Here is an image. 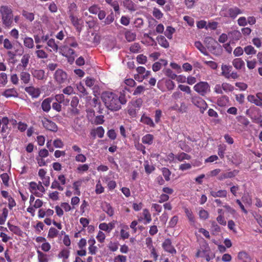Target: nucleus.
I'll return each instance as SVG.
<instances>
[{
    "label": "nucleus",
    "mask_w": 262,
    "mask_h": 262,
    "mask_svg": "<svg viewBox=\"0 0 262 262\" xmlns=\"http://www.w3.org/2000/svg\"><path fill=\"white\" fill-rule=\"evenodd\" d=\"M101 98L106 107L111 111H119L121 108V105L125 104L127 101L124 95L118 96L110 91L103 92Z\"/></svg>",
    "instance_id": "nucleus-1"
},
{
    "label": "nucleus",
    "mask_w": 262,
    "mask_h": 262,
    "mask_svg": "<svg viewBox=\"0 0 262 262\" xmlns=\"http://www.w3.org/2000/svg\"><path fill=\"white\" fill-rule=\"evenodd\" d=\"M0 13L4 27L11 28L13 23V14L11 8L7 6H2L0 7Z\"/></svg>",
    "instance_id": "nucleus-2"
},
{
    "label": "nucleus",
    "mask_w": 262,
    "mask_h": 262,
    "mask_svg": "<svg viewBox=\"0 0 262 262\" xmlns=\"http://www.w3.org/2000/svg\"><path fill=\"white\" fill-rule=\"evenodd\" d=\"M193 90L202 96H204L210 91V87L208 82L201 81L195 84Z\"/></svg>",
    "instance_id": "nucleus-3"
},
{
    "label": "nucleus",
    "mask_w": 262,
    "mask_h": 262,
    "mask_svg": "<svg viewBox=\"0 0 262 262\" xmlns=\"http://www.w3.org/2000/svg\"><path fill=\"white\" fill-rule=\"evenodd\" d=\"M191 103L200 108L201 113H204V111L207 108L208 105L206 101L201 97L194 95L191 97Z\"/></svg>",
    "instance_id": "nucleus-4"
},
{
    "label": "nucleus",
    "mask_w": 262,
    "mask_h": 262,
    "mask_svg": "<svg viewBox=\"0 0 262 262\" xmlns=\"http://www.w3.org/2000/svg\"><path fill=\"white\" fill-rule=\"evenodd\" d=\"M221 13L222 15L224 16L235 18L238 14H242L243 13V11L238 8L235 7L223 10Z\"/></svg>",
    "instance_id": "nucleus-5"
},
{
    "label": "nucleus",
    "mask_w": 262,
    "mask_h": 262,
    "mask_svg": "<svg viewBox=\"0 0 262 262\" xmlns=\"http://www.w3.org/2000/svg\"><path fill=\"white\" fill-rule=\"evenodd\" d=\"M54 79L58 84L65 83L67 81V74L61 69H58L54 74Z\"/></svg>",
    "instance_id": "nucleus-6"
},
{
    "label": "nucleus",
    "mask_w": 262,
    "mask_h": 262,
    "mask_svg": "<svg viewBox=\"0 0 262 262\" xmlns=\"http://www.w3.org/2000/svg\"><path fill=\"white\" fill-rule=\"evenodd\" d=\"M41 122L42 125L46 129L53 132L57 131V126L53 121L45 118L41 120Z\"/></svg>",
    "instance_id": "nucleus-7"
},
{
    "label": "nucleus",
    "mask_w": 262,
    "mask_h": 262,
    "mask_svg": "<svg viewBox=\"0 0 262 262\" xmlns=\"http://www.w3.org/2000/svg\"><path fill=\"white\" fill-rule=\"evenodd\" d=\"M162 247L164 250L172 254H175L177 251L172 245L171 240L169 238L166 239L162 243Z\"/></svg>",
    "instance_id": "nucleus-8"
},
{
    "label": "nucleus",
    "mask_w": 262,
    "mask_h": 262,
    "mask_svg": "<svg viewBox=\"0 0 262 262\" xmlns=\"http://www.w3.org/2000/svg\"><path fill=\"white\" fill-rule=\"evenodd\" d=\"M70 18L72 24L75 27L76 29L78 32H80L83 26V21L81 19L78 18L77 16H74L73 14H71L70 15Z\"/></svg>",
    "instance_id": "nucleus-9"
},
{
    "label": "nucleus",
    "mask_w": 262,
    "mask_h": 262,
    "mask_svg": "<svg viewBox=\"0 0 262 262\" xmlns=\"http://www.w3.org/2000/svg\"><path fill=\"white\" fill-rule=\"evenodd\" d=\"M25 90L33 98H37L40 94V90L38 88H35L33 86L26 87Z\"/></svg>",
    "instance_id": "nucleus-10"
},
{
    "label": "nucleus",
    "mask_w": 262,
    "mask_h": 262,
    "mask_svg": "<svg viewBox=\"0 0 262 262\" xmlns=\"http://www.w3.org/2000/svg\"><path fill=\"white\" fill-rule=\"evenodd\" d=\"M1 95L7 98L10 97H17L18 96V93L15 89L10 88L4 91L2 93Z\"/></svg>",
    "instance_id": "nucleus-11"
},
{
    "label": "nucleus",
    "mask_w": 262,
    "mask_h": 262,
    "mask_svg": "<svg viewBox=\"0 0 262 262\" xmlns=\"http://www.w3.org/2000/svg\"><path fill=\"white\" fill-rule=\"evenodd\" d=\"M238 170H234L232 171L223 173L218 177L217 179L219 180L222 181L226 179L232 178L236 176L238 174Z\"/></svg>",
    "instance_id": "nucleus-12"
},
{
    "label": "nucleus",
    "mask_w": 262,
    "mask_h": 262,
    "mask_svg": "<svg viewBox=\"0 0 262 262\" xmlns=\"http://www.w3.org/2000/svg\"><path fill=\"white\" fill-rule=\"evenodd\" d=\"M210 194L214 198H226L227 195V191L226 190H219L215 191L212 189H210Z\"/></svg>",
    "instance_id": "nucleus-13"
},
{
    "label": "nucleus",
    "mask_w": 262,
    "mask_h": 262,
    "mask_svg": "<svg viewBox=\"0 0 262 262\" xmlns=\"http://www.w3.org/2000/svg\"><path fill=\"white\" fill-rule=\"evenodd\" d=\"M232 69V67L231 66L223 64L221 66L222 75L226 78H228Z\"/></svg>",
    "instance_id": "nucleus-14"
},
{
    "label": "nucleus",
    "mask_w": 262,
    "mask_h": 262,
    "mask_svg": "<svg viewBox=\"0 0 262 262\" xmlns=\"http://www.w3.org/2000/svg\"><path fill=\"white\" fill-rule=\"evenodd\" d=\"M191 158V157L190 155L184 152H179L176 155V159L180 162H183L185 160H189Z\"/></svg>",
    "instance_id": "nucleus-15"
},
{
    "label": "nucleus",
    "mask_w": 262,
    "mask_h": 262,
    "mask_svg": "<svg viewBox=\"0 0 262 262\" xmlns=\"http://www.w3.org/2000/svg\"><path fill=\"white\" fill-rule=\"evenodd\" d=\"M63 55L66 57H69V61L73 62L74 60V58L76 56L75 51L68 47L65 48V52L63 54Z\"/></svg>",
    "instance_id": "nucleus-16"
},
{
    "label": "nucleus",
    "mask_w": 262,
    "mask_h": 262,
    "mask_svg": "<svg viewBox=\"0 0 262 262\" xmlns=\"http://www.w3.org/2000/svg\"><path fill=\"white\" fill-rule=\"evenodd\" d=\"M140 121L142 123L145 124L151 127H155V124L152 119L148 117L147 116L145 115V114H143L141 116Z\"/></svg>",
    "instance_id": "nucleus-17"
},
{
    "label": "nucleus",
    "mask_w": 262,
    "mask_h": 262,
    "mask_svg": "<svg viewBox=\"0 0 262 262\" xmlns=\"http://www.w3.org/2000/svg\"><path fill=\"white\" fill-rule=\"evenodd\" d=\"M52 101L51 98L45 99L41 103V108L44 112H48L51 109V103Z\"/></svg>",
    "instance_id": "nucleus-18"
},
{
    "label": "nucleus",
    "mask_w": 262,
    "mask_h": 262,
    "mask_svg": "<svg viewBox=\"0 0 262 262\" xmlns=\"http://www.w3.org/2000/svg\"><path fill=\"white\" fill-rule=\"evenodd\" d=\"M31 73L33 76L38 80H42L45 76V73L43 70H33Z\"/></svg>",
    "instance_id": "nucleus-19"
},
{
    "label": "nucleus",
    "mask_w": 262,
    "mask_h": 262,
    "mask_svg": "<svg viewBox=\"0 0 262 262\" xmlns=\"http://www.w3.org/2000/svg\"><path fill=\"white\" fill-rule=\"evenodd\" d=\"M232 64L237 70H241L245 67L244 61L239 58L233 59L232 61Z\"/></svg>",
    "instance_id": "nucleus-20"
},
{
    "label": "nucleus",
    "mask_w": 262,
    "mask_h": 262,
    "mask_svg": "<svg viewBox=\"0 0 262 262\" xmlns=\"http://www.w3.org/2000/svg\"><path fill=\"white\" fill-rule=\"evenodd\" d=\"M102 208L103 210L109 216H112L114 214V210L111 205L106 202L102 204Z\"/></svg>",
    "instance_id": "nucleus-21"
},
{
    "label": "nucleus",
    "mask_w": 262,
    "mask_h": 262,
    "mask_svg": "<svg viewBox=\"0 0 262 262\" xmlns=\"http://www.w3.org/2000/svg\"><path fill=\"white\" fill-rule=\"evenodd\" d=\"M47 45L49 47L51 48V49L50 50L51 52L53 51L57 52L58 51V46L55 42L54 39L51 38L49 39L47 41Z\"/></svg>",
    "instance_id": "nucleus-22"
},
{
    "label": "nucleus",
    "mask_w": 262,
    "mask_h": 262,
    "mask_svg": "<svg viewBox=\"0 0 262 262\" xmlns=\"http://www.w3.org/2000/svg\"><path fill=\"white\" fill-rule=\"evenodd\" d=\"M24 45L28 49H32L34 47V41L32 38L26 37L24 38Z\"/></svg>",
    "instance_id": "nucleus-23"
},
{
    "label": "nucleus",
    "mask_w": 262,
    "mask_h": 262,
    "mask_svg": "<svg viewBox=\"0 0 262 262\" xmlns=\"http://www.w3.org/2000/svg\"><path fill=\"white\" fill-rule=\"evenodd\" d=\"M21 81L25 84L28 83L30 81L31 75L27 72H22L20 74Z\"/></svg>",
    "instance_id": "nucleus-24"
},
{
    "label": "nucleus",
    "mask_w": 262,
    "mask_h": 262,
    "mask_svg": "<svg viewBox=\"0 0 262 262\" xmlns=\"http://www.w3.org/2000/svg\"><path fill=\"white\" fill-rule=\"evenodd\" d=\"M154 136L146 134L142 138V142L145 144L151 145L153 143Z\"/></svg>",
    "instance_id": "nucleus-25"
},
{
    "label": "nucleus",
    "mask_w": 262,
    "mask_h": 262,
    "mask_svg": "<svg viewBox=\"0 0 262 262\" xmlns=\"http://www.w3.org/2000/svg\"><path fill=\"white\" fill-rule=\"evenodd\" d=\"M238 258L242 262H250V257L248 254L245 251H241L238 254Z\"/></svg>",
    "instance_id": "nucleus-26"
},
{
    "label": "nucleus",
    "mask_w": 262,
    "mask_h": 262,
    "mask_svg": "<svg viewBox=\"0 0 262 262\" xmlns=\"http://www.w3.org/2000/svg\"><path fill=\"white\" fill-rule=\"evenodd\" d=\"M30 56L29 54H24L20 60L21 63L19 64L20 66L22 67L24 70H25L27 67Z\"/></svg>",
    "instance_id": "nucleus-27"
},
{
    "label": "nucleus",
    "mask_w": 262,
    "mask_h": 262,
    "mask_svg": "<svg viewBox=\"0 0 262 262\" xmlns=\"http://www.w3.org/2000/svg\"><path fill=\"white\" fill-rule=\"evenodd\" d=\"M157 41L159 44L165 48H167L169 47V43L163 36H159L157 38Z\"/></svg>",
    "instance_id": "nucleus-28"
},
{
    "label": "nucleus",
    "mask_w": 262,
    "mask_h": 262,
    "mask_svg": "<svg viewBox=\"0 0 262 262\" xmlns=\"http://www.w3.org/2000/svg\"><path fill=\"white\" fill-rule=\"evenodd\" d=\"M9 122V120L8 118L6 117H3L2 118V127L1 129V133H7L8 132V124Z\"/></svg>",
    "instance_id": "nucleus-29"
},
{
    "label": "nucleus",
    "mask_w": 262,
    "mask_h": 262,
    "mask_svg": "<svg viewBox=\"0 0 262 262\" xmlns=\"http://www.w3.org/2000/svg\"><path fill=\"white\" fill-rule=\"evenodd\" d=\"M125 37L128 42L133 41L136 38V34L131 31L127 30L125 33Z\"/></svg>",
    "instance_id": "nucleus-30"
},
{
    "label": "nucleus",
    "mask_w": 262,
    "mask_h": 262,
    "mask_svg": "<svg viewBox=\"0 0 262 262\" xmlns=\"http://www.w3.org/2000/svg\"><path fill=\"white\" fill-rule=\"evenodd\" d=\"M9 229L14 234L19 235L21 234V230L19 228L16 226L11 224L10 223H7Z\"/></svg>",
    "instance_id": "nucleus-31"
},
{
    "label": "nucleus",
    "mask_w": 262,
    "mask_h": 262,
    "mask_svg": "<svg viewBox=\"0 0 262 262\" xmlns=\"http://www.w3.org/2000/svg\"><path fill=\"white\" fill-rule=\"evenodd\" d=\"M194 46L204 55H208V53L207 52L206 49L200 41H195L194 43Z\"/></svg>",
    "instance_id": "nucleus-32"
},
{
    "label": "nucleus",
    "mask_w": 262,
    "mask_h": 262,
    "mask_svg": "<svg viewBox=\"0 0 262 262\" xmlns=\"http://www.w3.org/2000/svg\"><path fill=\"white\" fill-rule=\"evenodd\" d=\"M229 36L231 37L233 40H239L241 37V33L237 30H234L229 33Z\"/></svg>",
    "instance_id": "nucleus-33"
},
{
    "label": "nucleus",
    "mask_w": 262,
    "mask_h": 262,
    "mask_svg": "<svg viewBox=\"0 0 262 262\" xmlns=\"http://www.w3.org/2000/svg\"><path fill=\"white\" fill-rule=\"evenodd\" d=\"M77 89L78 92L80 93V96H84L88 94V93L85 90L84 86L81 82L77 84Z\"/></svg>",
    "instance_id": "nucleus-34"
},
{
    "label": "nucleus",
    "mask_w": 262,
    "mask_h": 262,
    "mask_svg": "<svg viewBox=\"0 0 262 262\" xmlns=\"http://www.w3.org/2000/svg\"><path fill=\"white\" fill-rule=\"evenodd\" d=\"M184 211L189 222L191 223H194V217L192 214V212L188 208H185Z\"/></svg>",
    "instance_id": "nucleus-35"
},
{
    "label": "nucleus",
    "mask_w": 262,
    "mask_h": 262,
    "mask_svg": "<svg viewBox=\"0 0 262 262\" xmlns=\"http://www.w3.org/2000/svg\"><path fill=\"white\" fill-rule=\"evenodd\" d=\"M8 214V210L5 208L3 209V213L0 215V225H4L6 221Z\"/></svg>",
    "instance_id": "nucleus-36"
},
{
    "label": "nucleus",
    "mask_w": 262,
    "mask_h": 262,
    "mask_svg": "<svg viewBox=\"0 0 262 262\" xmlns=\"http://www.w3.org/2000/svg\"><path fill=\"white\" fill-rule=\"evenodd\" d=\"M82 181H77L74 182L73 184V188L75 190L74 194L77 195H80V191L79 189V187L81 185Z\"/></svg>",
    "instance_id": "nucleus-37"
},
{
    "label": "nucleus",
    "mask_w": 262,
    "mask_h": 262,
    "mask_svg": "<svg viewBox=\"0 0 262 262\" xmlns=\"http://www.w3.org/2000/svg\"><path fill=\"white\" fill-rule=\"evenodd\" d=\"M142 215L144 217V219L146 220V222L144 224L149 223L151 222V215L147 209H145L143 210Z\"/></svg>",
    "instance_id": "nucleus-38"
},
{
    "label": "nucleus",
    "mask_w": 262,
    "mask_h": 262,
    "mask_svg": "<svg viewBox=\"0 0 262 262\" xmlns=\"http://www.w3.org/2000/svg\"><path fill=\"white\" fill-rule=\"evenodd\" d=\"M65 41L68 46L71 47L76 48L78 46V43L74 37L68 38Z\"/></svg>",
    "instance_id": "nucleus-39"
},
{
    "label": "nucleus",
    "mask_w": 262,
    "mask_h": 262,
    "mask_svg": "<svg viewBox=\"0 0 262 262\" xmlns=\"http://www.w3.org/2000/svg\"><path fill=\"white\" fill-rule=\"evenodd\" d=\"M222 87L223 88V90L226 93L232 92L234 90V86L227 82L223 83L222 84Z\"/></svg>",
    "instance_id": "nucleus-40"
},
{
    "label": "nucleus",
    "mask_w": 262,
    "mask_h": 262,
    "mask_svg": "<svg viewBox=\"0 0 262 262\" xmlns=\"http://www.w3.org/2000/svg\"><path fill=\"white\" fill-rule=\"evenodd\" d=\"M51 188L53 189H56L60 191L63 190V187L61 186L59 181L56 179H55L52 183Z\"/></svg>",
    "instance_id": "nucleus-41"
},
{
    "label": "nucleus",
    "mask_w": 262,
    "mask_h": 262,
    "mask_svg": "<svg viewBox=\"0 0 262 262\" xmlns=\"http://www.w3.org/2000/svg\"><path fill=\"white\" fill-rule=\"evenodd\" d=\"M175 29L170 27L168 26L166 28V31L165 32V35L168 38V39H171L172 38V34L174 32Z\"/></svg>",
    "instance_id": "nucleus-42"
},
{
    "label": "nucleus",
    "mask_w": 262,
    "mask_h": 262,
    "mask_svg": "<svg viewBox=\"0 0 262 262\" xmlns=\"http://www.w3.org/2000/svg\"><path fill=\"white\" fill-rule=\"evenodd\" d=\"M244 51L247 55H254L256 53V51L254 49V47L251 45L245 47Z\"/></svg>",
    "instance_id": "nucleus-43"
},
{
    "label": "nucleus",
    "mask_w": 262,
    "mask_h": 262,
    "mask_svg": "<svg viewBox=\"0 0 262 262\" xmlns=\"http://www.w3.org/2000/svg\"><path fill=\"white\" fill-rule=\"evenodd\" d=\"M37 253L38 254V259L39 262H48L47 254L39 250L37 251Z\"/></svg>",
    "instance_id": "nucleus-44"
},
{
    "label": "nucleus",
    "mask_w": 262,
    "mask_h": 262,
    "mask_svg": "<svg viewBox=\"0 0 262 262\" xmlns=\"http://www.w3.org/2000/svg\"><path fill=\"white\" fill-rule=\"evenodd\" d=\"M165 84L167 90L168 91L173 90L176 86L174 82L170 79L166 80L165 81Z\"/></svg>",
    "instance_id": "nucleus-45"
},
{
    "label": "nucleus",
    "mask_w": 262,
    "mask_h": 262,
    "mask_svg": "<svg viewBox=\"0 0 262 262\" xmlns=\"http://www.w3.org/2000/svg\"><path fill=\"white\" fill-rule=\"evenodd\" d=\"M8 82L7 75L5 73H0V86H5Z\"/></svg>",
    "instance_id": "nucleus-46"
},
{
    "label": "nucleus",
    "mask_w": 262,
    "mask_h": 262,
    "mask_svg": "<svg viewBox=\"0 0 262 262\" xmlns=\"http://www.w3.org/2000/svg\"><path fill=\"white\" fill-rule=\"evenodd\" d=\"M59 231L54 228H51L48 232V237L50 238H54L56 237Z\"/></svg>",
    "instance_id": "nucleus-47"
},
{
    "label": "nucleus",
    "mask_w": 262,
    "mask_h": 262,
    "mask_svg": "<svg viewBox=\"0 0 262 262\" xmlns=\"http://www.w3.org/2000/svg\"><path fill=\"white\" fill-rule=\"evenodd\" d=\"M130 52L134 53H137L140 52L141 47L138 43H134L129 49Z\"/></svg>",
    "instance_id": "nucleus-48"
},
{
    "label": "nucleus",
    "mask_w": 262,
    "mask_h": 262,
    "mask_svg": "<svg viewBox=\"0 0 262 262\" xmlns=\"http://www.w3.org/2000/svg\"><path fill=\"white\" fill-rule=\"evenodd\" d=\"M35 54L38 58H47L48 54L43 50H38L35 51Z\"/></svg>",
    "instance_id": "nucleus-49"
},
{
    "label": "nucleus",
    "mask_w": 262,
    "mask_h": 262,
    "mask_svg": "<svg viewBox=\"0 0 262 262\" xmlns=\"http://www.w3.org/2000/svg\"><path fill=\"white\" fill-rule=\"evenodd\" d=\"M22 15L30 21H32L34 19V15L33 13L24 10L22 12Z\"/></svg>",
    "instance_id": "nucleus-50"
},
{
    "label": "nucleus",
    "mask_w": 262,
    "mask_h": 262,
    "mask_svg": "<svg viewBox=\"0 0 262 262\" xmlns=\"http://www.w3.org/2000/svg\"><path fill=\"white\" fill-rule=\"evenodd\" d=\"M95 135H97L99 138H102L104 136V130L102 126L98 127L94 130Z\"/></svg>",
    "instance_id": "nucleus-51"
},
{
    "label": "nucleus",
    "mask_w": 262,
    "mask_h": 262,
    "mask_svg": "<svg viewBox=\"0 0 262 262\" xmlns=\"http://www.w3.org/2000/svg\"><path fill=\"white\" fill-rule=\"evenodd\" d=\"M178 89L188 94H190L191 93V89L188 85L180 84L178 85Z\"/></svg>",
    "instance_id": "nucleus-52"
},
{
    "label": "nucleus",
    "mask_w": 262,
    "mask_h": 262,
    "mask_svg": "<svg viewBox=\"0 0 262 262\" xmlns=\"http://www.w3.org/2000/svg\"><path fill=\"white\" fill-rule=\"evenodd\" d=\"M163 175L166 181H168L170 180V176L171 172L170 170L165 167H164L162 169Z\"/></svg>",
    "instance_id": "nucleus-53"
},
{
    "label": "nucleus",
    "mask_w": 262,
    "mask_h": 262,
    "mask_svg": "<svg viewBox=\"0 0 262 262\" xmlns=\"http://www.w3.org/2000/svg\"><path fill=\"white\" fill-rule=\"evenodd\" d=\"M226 149V145L220 144L219 146L218 155L221 158H223L224 157V154H225V151Z\"/></svg>",
    "instance_id": "nucleus-54"
},
{
    "label": "nucleus",
    "mask_w": 262,
    "mask_h": 262,
    "mask_svg": "<svg viewBox=\"0 0 262 262\" xmlns=\"http://www.w3.org/2000/svg\"><path fill=\"white\" fill-rule=\"evenodd\" d=\"M199 215L200 217L202 220H206L209 216L208 212L202 208L199 211Z\"/></svg>",
    "instance_id": "nucleus-55"
},
{
    "label": "nucleus",
    "mask_w": 262,
    "mask_h": 262,
    "mask_svg": "<svg viewBox=\"0 0 262 262\" xmlns=\"http://www.w3.org/2000/svg\"><path fill=\"white\" fill-rule=\"evenodd\" d=\"M3 43L4 48L7 50H11L13 48L12 43L8 38H5L4 40Z\"/></svg>",
    "instance_id": "nucleus-56"
},
{
    "label": "nucleus",
    "mask_w": 262,
    "mask_h": 262,
    "mask_svg": "<svg viewBox=\"0 0 262 262\" xmlns=\"http://www.w3.org/2000/svg\"><path fill=\"white\" fill-rule=\"evenodd\" d=\"M114 20V15L113 12H111L109 15L107 16L105 19L104 21L105 25H109L113 22Z\"/></svg>",
    "instance_id": "nucleus-57"
},
{
    "label": "nucleus",
    "mask_w": 262,
    "mask_h": 262,
    "mask_svg": "<svg viewBox=\"0 0 262 262\" xmlns=\"http://www.w3.org/2000/svg\"><path fill=\"white\" fill-rule=\"evenodd\" d=\"M145 89L144 86L142 85H139L136 88V89L135 90V91L133 92L134 95H140L141 94L143 93Z\"/></svg>",
    "instance_id": "nucleus-58"
},
{
    "label": "nucleus",
    "mask_w": 262,
    "mask_h": 262,
    "mask_svg": "<svg viewBox=\"0 0 262 262\" xmlns=\"http://www.w3.org/2000/svg\"><path fill=\"white\" fill-rule=\"evenodd\" d=\"M145 170L146 173H150L152 171L154 170L155 167L152 165H150L148 164V162L147 161H145L144 164Z\"/></svg>",
    "instance_id": "nucleus-59"
},
{
    "label": "nucleus",
    "mask_w": 262,
    "mask_h": 262,
    "mask_svg": "<svg viewBox=\"0 0 262 262\" xmlns=\"http://www.w3.org/2000/svg\"><path fill=\"white\" fill-rule=\"evenodd\" d=\"M137 61L140 64H145L147 61V57L143 54L138 55L137 57Z\"/></svg>",
    "instance_id": "nucleus-60"
},
{
    "label": "nucleus",
    "mask_w": 262,
    "mask_h": 262,
    "mask_svg": "<svg viewBox=\"0 0 262 262\" xmlns=\"http://www.w3.org/2000/svg\"><path fill=\"white\" fill-rule=\"evenodd\" d=\"M96 238L98 242L101 243H102L104 242L105 238V234L101 231H99L97 236Z\"/></svg>",
    "instance_id": "nucleus-61"
},
{
    "label": "nucleus",
    "mask_w": 262,
    "mask_h": 262,
    "mask_svg": "<svg viewBox=\"0 0 262 262\" xmlns=\"http://www.w3.org/2000/svg\"><path fill=\"white\" fill-rule=\"evenodd\" d=\"M192 168V165L190 163H183L181 164L179 167V170L181 171H184L186 170L190 169Z\"/></svg>",
    "instance_id": "nucleus-62"
},
{
    "label": "nucleus",
    "mask_w": 262,
    "mask_h": 262,
    "mask_svg": "<svg viewBox=\"0 0 262 262\" xmlns=\"http://www.w3.org/2000/svg\"><path fill=\"white\" fill-rule=\"evenodd\" d=\"M150 252V257L153 258L154 261H157L158 260V258L159 255L155 249V247L149 249Z\"/></svg>",
    "instance_id": "nucleus-63"
},
{
    "label": "nucleus",
    "mask_w": 262,
    "mask_h": 262,
    "mask_svg": "<svg viewBox=\"0 0 262 262\" xmlns=\"http://www.w3.org/2000/svg\"><path fill=\"white\" fill-rule=\"evenodd\" d=\"M126 256L122 255H119L115 257L114 262H126Z\"/></svg>",
    "instance_id": "nucleus-64"
}]
</instances>
